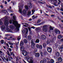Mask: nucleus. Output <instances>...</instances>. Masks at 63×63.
Masks as SVG:
<instances>
[{"label":"nucleus","mask_w":63,"mask_h":63,"mask_svg":"<svg viewBox=\"0 0 63 63\" xmlns=\"http://www.w3.org/2000/svg\"><path fill=\"white\" fill-rule=\"evenodd\" d=\"M36 47L37 48H39L40 49H42V47L41 45H36Z\"/></svg>","instance_id":"nucleus-6"},{"label":"nucleus","mask_w":63,"mask_h":63,"mask_svg":"<svg viewBox=\"0 0 63 63\" xmlns=\"http://www.w3.org/2000/svg\"><path fill=\"white\" fill-rule=\"evenodd\" d=\"M24 45V43L22 41H21L20 42V46H22Z\"/></svg>","instance_id":"nucleus-21"},{"label":"nucleus","mask_w":63,"mask_h":63,"mask_svg":"<svg viewBox=\"0 0 63 63\" xmlns=\"http://www.w3.org/2000/svg\"><path fill=\"white\" fill-rule=\"evenodd\" d=\"M31 28L33 29H34L35 28V27H31Z\"/></svg>","instance_id":"nucleus-61"},{"label":"nucleus","mask_w":63,"mask_h":63,"mask_svg":"<svg viewBox=\"0 0 63 63\" xmlns=\"http://www.w3.org/2000/svg\"><path fill=\"white\" fill-rule=\"evenodd\" d=\"M1 29L2 31H3V30H5V27L4 25L2 26L1 27Z\"/></svg>","instance_id":"nucleus-17"},{"label":"nucleus","mask_w":63,"mask_h":63,"mask_svg":"<svg viewBox=\"0 0 63 63\" xmlns=\"http://www.w3.org/2000/svg\"><path fill=\"white\" fill-rule=\"evenodd\" d=\"M54 63V60L52 59H51L50 60V61H47V63Z\"/></svg>","instance_id":"nucleus-10"},{"label":"nucleus","mask_w":63,"mask_h":63,"mask_svg":"<svg viewBox=\"0 0 63 63\" xmlns=\"http://www.w3.org/2000/svg\"><path fill=\"white\" fill-rule=\"evenodd\" d=\"M32 45H31V46L33 48H34L36 46V44L33 42V40H32L31 42Z\"/></svg>","instance_id":"nucleus-4"},{"label":"nucleus","mask_w":63,"mask_h":63,"mask_svg":"<svg viewBox=\"0 0 63 63\" xmlns=\"http://www.w3.org/2000/svg\"><path fill=\"white\" fill-rule=\"evenodd\" d=\"M11 40H16V38H13L11 39Z\"/></svg>","instance_id":"nucleus-56"},{"label":"nucleus","mask_w":63,"mask_h":63,"mask_svg":"<svg viewBox=\"0 0 63 63\" xmlns=\"http://www.w3.org/2000/svg\"><path fill=\"white\" fill-rule=\"evenodd\" d=\"M24 5L23 4H22L20 6V7L19 8V12L21 13L22 14V9H23V6Z\"/></svg>","instance_id":"nucleus-3"},{"label":"nucleus","mask_w":63,"mask_h":63,"mask_svg":"<svg viewBox=\"0 0 63 63\" xmlns=\"http://www.w3.org/2000/svg\"><path fill=\"white\" fill-rule=\"evenodd\" d=\"M26 29H27L26 32V34H27L28 32V30L27 28H26Z\"/></svg>","instance_id":"nucleus-53"},{"label":"nucleus","mask_w":63,"mask_h":63,"mask_svg":"<svg viewBox=\"0 0 63 63\" xmlns=\"http://www.w3.org/2000/svg\"><path fill=\"white\" fill-rule=\"evenodd\" d=\"M40 56V54L38 53H35V56L37 57H39Z\"/></svg>","instance_id":"nucleus-15"},{"label":"nucleus","mask_w":63,"mask_h":63,"mask_svg":"<svg viewBox=\"0 0 63 63\" xmlns=\"http://www.w3.org/2000/svg\"><path fill=\"white\" fill-rule=\"evenodd\" d=\"M7 30L9 32H11L12 31L11 29H7Z\"/></svg>","instance_id":"nucleus-36"},{"label":"nucleus","mask_w":63,"mask_h":63,"mask_svg":"<svg viewBox=\"0 0 63 63\" xmlns=\"http://www.w3.org/2000/svg\"><path fill=\"white\" fill-rule=\"evenodd\" d=\"M39 41L40 40H39L38 39H37L36 40V42L37 43H39Z\"/></svg>","instance_id":"nucleus-35"},{"label":"nucleus","mask_w":63,"mask_h":63,"mask_svg":"<svg viewBox=\"0 0 63 63\" xmlns=\"http://www.w3.org/2000/svg\"><path fill=\"white\" fill-rule=\"evenodd\" d=\"M21 39L20 38H17V40L18 41V42Z\"/></svg>","instance_id":"nucleus-54"},{"label":"nucleus","mask_w":63,"mask_h":63,"mask_svg":"<svg viewBox=\"0 0 63 63\" xmlns=\"http://www.w3.org/2000/svg\"><path fill=\"white\" fill-rule=\"evenodd\" d=\"M28 5L30 8H32V3H30L28 4Z\"/></svg>","instance_id":"nucleus-20"},{"label":"nucleus","mask_w":63,"mask_h":63,"mask_svg":"<svg viewBox=\"0 0 63 63\" xmlns=\"http://www.w3.org/2000/svg\"><path fill=\"white\" fill-rule=\"evenodd\" d=\"M0 43L1 44H3L4 43V40H1L0 41Z\"/></svg>","instance_id":"nucleus-34"},{"label":"nucleus","mask_w":63,"mask_h":63,"mask_svg":"<svg viewBox=\"0 0 63 63\" xmlns=\"http://www.w3.org/2000/svg\"><path fill=\"white\" fill-rule=\"evenodd\" d=\"M22 54L25 56H26L27 54V51L25 50L23 52L22 51Z\"/></svg>","instance_id":"nucleus-11"},{"label":"nucleus","mask_w":63,"mask_h":63,"mask_svg":"<svg viewBox=\"0 0 63 63\" xmlns=\"http://www.w3.org/2000/svg\"><path fill=\"white\" fill-rule=\"evenodd\" d=\"M14 27L12 25H10V29H13Z\"/></svg>","instance_id":"nucleus-38"},{"label":"nucleus","mask_w":63,"mask_h":63,"mask_svg":"<svg viewBox=\"0 0 63 63\" xmlns=\"http://www.w3.org/2000/svg\"><path fill=\"white\" fill-rule=\"evenodd\" d=\"M9 23L10 24H12V20H10L9 21Z\"/></svg>","instance_id":"nucleus-48"},{"label":"nucleus","mask_w":63,"mask_h":63,"mask_svg":"<svg viewBox=\"0 0 63 63\" xmlns=\"http://www.w3.org/2000/svg\"><path fill=\"white\" fill-rule=\"evenodd\" d=\"M54 40L52 39L51 40H50V42L51 43H53L54 42Z\"/></svg>","instance_id":"nucleus-32"},{"label":"nucleus","mask_w":63,"mask_h":63,"mask_svg":"<svg viewBox=\"0 0 63 63\" xmlns=\"http://www.w3.org/2000/svg\"><path fill=\"white\" fill-rule=\"evenodd\" d=\"M8 49V50L10 51V52H11L12 51V49L11 48H7V49Z\"/></svg>","instance_id":"nucleus-39"},{"label":"nucleus","mask_w":63,"mask_h":63,"mask_svg":"<svg viewBox=\"0 0 63 63\" xmlns=\"http://www.w3.org/2000/svg\"><path fill=\"white\" fill-rule=\"evenodd\" d=\"M49 30L50 31H53L54 30V29L51 26H50L49 27Z\"/></svg>","instance_id":"nucleus-27"},{"label":"nucleus","mask_w":63,"mask_h":63,"mask_svg":"<svg viewBox=\"0 0 63 63\" xmlns=\"http://www.w3.org/2000/svg\"><path fill=\"white\" fill-rule=\"evenodd\" d=\"M40 54L41 56H42V57H43V52L41 51H40Z\"/></svg>","instance_id":"nucleus-29"},{"label":"nucleus","mask_w":63,"mask_h":63,"mask_svg":"<svg viewBox=\"0 0 63 63\" xmlns=\"http://www.w3.org/2000/svg\"><path fill=\"white\" fill-rule=\"evenodd\" d=\"M31 12L30 11H28V13L27 14V16H30L31 15Z\"/></svg>","instance_id":"nucleus-28"},{"label":"nucleus","mask_w":63,"mask_h":63,"mask_svg":"<svg viewBox=\"0 0 63 63\" xmlns=\"http://www.w3.org/2000/svg\"><path fill=\"white\" fill-rule=\"evenodd\" d=\"M32 32H31V31L30 32V35H32Z\"/></svg>","instance_id":"nucleus-60"},{"label":"nucleus","mask_w":63,"mask_h":63,"mask_svg":"<svg viewBox=\"0 0 63 63\" xmlns=\"http://www.w3.org/2000/svg\"><path fill=\"white\" fill-rule=\"evenodd\" d=\"M54 58L55 59H57L58 58V56H54Z\"/></svg>","instance_id":"nucleus-45"},{"label":"nucleus","mask_w":63,"mask_h":63,"mask_svg":"<svg viewBox=\"0 0 63 63\" xmlns=\"http://www.w3.org/2000/svg\"><path fill=\"white\" fill-rule=\"evenodd\" d=\"M55 54L56 56H57L59 57L60 55V53L59 52L56 51V52Z\"/></svg>","instance_id":"nucleus-16"},{"label":"nucleus","mask_w":63,"mask_h":63,"mask_svg":"<svg viewBox=\"0 0 63 63\" xmlns=\"http://www.w3.org/2000/svg\"><path fill=\"white\" fill-rule=\"evenodd\" d=\"M55 30V32L57 34H60V33L61 32L59 30Z\"/></svg>","instance_id":"nucleus-14"},{"label":"nucleus","mask_w":63,"mask_h":63,"mask_svg":"<svg viewBox=\"0 0 63 63\" xmlns=\"http://www.w3.org/2000/svg\"><path fill=\"white\" fill-rule=\"evenodd\" d=\"M43 47L44 48H45L46 47V44L45 43H43Z\"/></svg>","instance_id":"nucleus-31"},{"label":"nucleus","mask_w":63,"mask_h":63,"mask_svg":"<svg viewBox=\"0 0 63 63\" xmlns=\"http://www.w3.org/2000/svg\"><path fill=\"white\" fill-rule=\"evenodd\" d=\"M27 12V11L26 9H24L23 10L22 13L24 15H26Z\"/></svg>","instance_id":"nucleus-13"},{"label":"nucleus","mask_w":63,"mask_h":63,"mask_svg":"<svg viewBox=\"0 0 63 63\" xmlns=\"http://www.w3.org/2000/svg\"><path fill=\"white\" fill-rule=\"evenodd\" d=\"M47 25H44L42 28V30L44 32H47Z\"/></svg>","instance_id":"nucleus-2"},{"label":"nucleus","mask_w":63,"mask_h":63,"mask_svg":"<svg viewBox=\"0 0 63 63\" xmlns=\"http://www.w3.org/2000/svg\"><path fill=\"white\" fill-rule=\"evenodd\" d=\"M13 19L14 20H16V17H15L14 16H13Z\"/></svg>","instance_id":"nucleus-47"},{"label":"nucleus","mask_w":63,"mask_h":63,"mask_svg":"<svg viewBox=\"0 0 63 63\" xmlns=\"http://www.w3.org/2000/svg\"><path fill=\"white\" fill-rule=\"evenodd\" d=\"M41 21V20L40 19H38L37 21V23H40Z\"/></svg>","instance_id":"nucleus-41"},{"label":"nucleus","mask_w":63,"mask_h":63,"mask_svg":"<svg viewBox=\"0 0 63 63\" xmlns=\"http://www.w3.org/2000/svg\"><path fill=\"white\" fill-rule=\"evenodd\" d=\"M55 46H56V47H58V46H59V45L57 44H55Z\"/></svg>","instance_id":"nucleus-44"},{"label":"nucleus","mask_w":63,"mask_h":63,"mask_svg":"<svg viewBox=\"0 0 63 63\" xmlns=\"http://www.w3.org/2000/svg\"><path fill=\"white\" fill-rule=\"evenodd\" d=\"M9 24V22H4V24L6 26H7Z\"/></svg>","instance_id":"nucleus-22"},{"label":"nucleus","mask_w":63,"mask_h":63,"mask_svg":"<svg viewBox=\"0 0 63 63\" xmlns=\"http://www.w3.org/2000/svg\"><path fill=\"white\" fill-rule=\"evenodd\" d=\"M19 42L18 41V42L16 43V46H18V45H19Z\"/></svg>","instance_id":"nucleus-55"},{"label":"nucleus","mask_w":63,"mask_h":63,"mask_svg":"<svg viewBox=\"0 0 63 63\" xmlns=\"http://www.w3.org/2000/svg\"><path fill=\"white\" fill-rule=\"evenodd\" d=\"M40 63H45L43 61L41 60L40 61Z\"/></svg>","instance_id":"nucleus-49"},{"label":"nucleus","mask_w":63,"mask_h":63,"mask_svg":"<svg viewBox=\"0 0 63 63\" xmlns=\"http://www.w3.org/2000/svg\"><path fill=\"white\" fill-rule=\"evenodd\" d=\"M58 5H60V3H61L62 2H61L60 0H58Z\"/></svg>","instance_id":"nucleus-37"},{"label":"nucleus","mask_w":63,"mask_h":63,"mask_svg":"<svg viewBox=\"0 0 63 63\" xmlns=\"http://www.w3.org/2000/svg\"><path fill=\"white\" fill-rule=\"evenodd\" d=\"M57 38L58 39H61L62 38V36L61 35H58L57 36Z\"/></svg>","instance_id":"nucleus-19"},{"label":"nucleus","mask_w":63,"mask_h":63,"mask_svg":"<svg viewBox=\"0 0 63 63\" xmlns=\"http://www.w3.org/2000/svg\"><path fill=\"white\" fill-rule=\"evenodd\" d=\"M43 61H44V62H45V63H46L47 62V60L46 59H45Z\"/></svg>","instance_id":"nucleus-63"},{"label":"nucleus","mask_w":63,"mask_h":63,"mask_svg":"<svg viewBox=\"0 0 63 63\" xmlns=\"http://www.w3.org/2000/svg\"><path fill=\"white\" fill-rule=\"evenodd\" d=\"M10 53L11 55H12V54H14L13 52H10Z\"/></svg>","instance_id":"nucleus-59"},{"label":"nucleus","mask_w":63,"mask_h":63,"mask_svg":"<svg viewBox=\"0 0 63 63\" xmlns=\"http://www.w3.org/2000/svg\"><path fill=\"white\" fill-rule=\"evenodd\" d=\"M13 23L16 27V30L17 31H19V28L20 27V25L18 24V22L17 21H15L13 22Z\"/></svg>","instance_id":"nucleus-1"},{"label":"nucleus","mask_w":63,"mask_h":63,"mask_svg":"<svg viewBox=\"0 0 63 63\" xmlns=\"http://www.w3.org/2000/svg\"><path fill=\"white\" fill-rule=\"evenodd\" d=\"M57 18L59 20H61V18H60L59 17V16H57Z\"/></svg>","instance_id":"nucleus-50"},{"label":"nucleus","mask_w":63,"mask_h":63,"mask_svg":"<svg viewBox=\"0 0 63 63\" xmlns=\"http://www.w3.org/2000/svg\"><path fill=\"white\" fill-rule=\"evenodd\" d=\"M43 24V22H41V23L39 24V25H42Z\"/></svg>","instance_id":"nucleus-42"},{"label":"nucleus","mask_w":63,"mask_h":63,"mask_svg":"<svg viewBox=\"0 0 63 63\" xmlns=\"http://www.w3.org/2000/svg\"><path fill=\"white\" fill-rule=\"evenodd\" d=\"M25 49V48L24 47H23V46H21L20 47V51H22V52L25 51V50H24Z\"/></svg>","instance_id":"nucleus-9"},{"label":"nucleus","mask_w":63,"mask_h":63,"mask_svg":"<svg viewBox=\"0 0 63 63\" xmlns=\"http://www.w3.org/2000/svg\"><path fill=\"white\" fill-rule=\"evenodd\" d=\"M8 43L10 45H11L12 46L13 45V43H10V42H9Z\"/></svg>","instance_id":"nucleus-40"},{"label":"nucleus","mask_w":63,"mask_h":63,"mask_svg":"<svg viewBox=\"0 0 63 63\" xmlns=\"http://www.w3.org/2000/svg\"><path fill=\"white\" fill-rule=\"evenodd\" d=\"M41 37L42 39L44 40L46 39V36L44 35H42L41 36Z\"/></svg>","instance_id":"nucleus-8"},{"label":"nucleus","mask_w":63,"mask_h":63,"mask_svg":"<svg viewBox=\"0 0 63 63\" xmlns=\"http://www.w3.org/2000/svg\"><path fill=\"white\" fill-rule=\"evenodd\" d=\"M28 38L29 40H31V36L29 35L28 36Z\"/></svg>","instance_id":"nucleus-26"},{"label":"nucleus","mask_w":63,"mask_h":63,"mask_svg":"<svg viewBox=\"0 0 63 63\" xmlns=\"http://www.w3.org/2000/svg\"><path fill=\"white\" fill-rule=\"evenodd\" d=\"M44 55L45 56H46L48 54V52H47L45 51L44 52Z\"/></svg>","instance_id":"nucleus-33"},{"label":"nucleus","mask_w":63,"mask_h":63,"mask_svg":"<svg viewBox=\"0 0 63 63\" xmlns=\"http://www.w3.org/2000/svg\"><path fill=\"white\" fill-rule=\"evenodd\" d=\"M19 60L18 58L17 57L16 58V62H18V61Z\"/></svg>","instance_id":"nucleus-51"},{"label":"nucleus","mask_w":63,"mask_h":63,"mask_svg":"<svg viewBox=\"0 0 63 63\" xmlns=\"http://www.w3.org/2000/svg\"><path fill=\"white\" fill-rule=\"evenodd\" d=\"M50 1H51V2H52V1L53 2L55 1V2L54 3V6H57L56 4V3H57V2H58V1H57V0H51Z\"/></svg>","instance_id":"nucleus-7"},{"label":"nucleus","mask_w":63,"mask_h":63,"mask_svg":"<svg viewBox=\"0 0 63 63\" xmlns=\"http://www.w3.org/2000/svg\"><path fill=\"white\" fill-rule=\"evenodd\" d=\"M47 49L48 52L49 53L51 52L52 50V48L49 47H47Z\"/></svg>","instance_id":"nucleus-5"},{"label":"nucleus","mask_w":63,"mask_h":63,"mask_svg":"<svg viewBox=\"0 0 63 63\" xmlns=\"http://www.w3.org/2000/svg\"><path fill=\"white\" fill-rule=\"evenodd\" d=\"M36 30L37 31H38L39 30V28H37L36 29Z\"/></svg>","instance_id":"nucleus-57"},{"label":"nucleus","mask_w":63,"mask_h":63,"mask_svg":"<svg viewBox=\"0 0 63 63\" xmlns=\"http://www.w3.org/2000/svg\"><path fill=\"white\" fill-rule=\"evenodd\" d=\"M47 45H48L49 44H50V42L48 40L47 41Z\"/></svg>","instance_id":"nucleus-43"},{"label":"nucleus","mask_w":63,"mask_h":63,"mask_svg":"<svg viewBox=\"0 0 63 63\" xmlns=\"http://www.w3.org/2000/svg\"><path fill=\"white\" fill-rule=\"evenodd\" d=\"M59 40L60 41H62V42H63V38L60 40Z\"/></svg>","instance_id":"nucleus-58"},{"label":"nucleus","mask_w":63,"mask_h":63,"mask_svg":"<svg viewBox=\"0 0 63 63\" xmlns=\"http://www.w3.org/2000/svg\"><path fill=\"white\" fill-rule=\"evenodd\" d=\"M7 52H6V54H7L8 56H11V55L10 54V53L8 50H7Z\"/></svg>","instance_id":"nucleus-23"},{"label":"nucleus","mask_w":63,"mask_h":63,"mask_svg":"<svg viewBox=\"0 0 63 63\" xmlns=\"http://www.w3.org/2000/svg\"><path fill=\"white\" fill-rule=\"evenodd\" d=\"M58 61L59 62H61L63 61V59L62 58L60 57L58 58Z\"/></svg>","instance_id":"nucleus-12"},{"label":"nucleus","mask_w":63,"mask_h":63,"mask_svg":"<svg viewBox=\"0 0 63 63\" xmlns=\"http://www.w3.org/2000/svg\"><path fill=\"white\" fill-rule=\"evenodd\" d=\"M23 42L25 44H26L28 42V41L26 39H24L23 40Z\"/></svg>","instance_id":"nucleus-25"},{"label":"nucleus","mask_w":63,"mask_h":63,"mask_svg":"<svg viewBox=\"0 0 63 63\" xmlns=\"http://www.w3.org/2000/svg\"><path fill=\"white\" fill-rule=\"evenodd\" d=\"M25 9L26 10H28L29 9V8L27 5H25Z\"/></svg>","instance_id":"nucleus-24"},{"label":"nucleus","mask_w":63,"mask_h":63,"mask_svg":"<svg viewBox=\"0 0 63 63\" xmlns=\"http://www.w3.org/2000/svg\"><path fill=\"white\" fill-rule=\"evenodd\" d=\"M38 3L39 4H45L46 3V2H41V1L40 0L38 1Z\"/></svg>","instance_id":"nucleus-18"},{"label":"nucleus","mask_w":63,"mask_h":63,"mask_svg":"<svg viewBox=\"0 0 63 63\" xmlns=\"http://www.w3.org/2000/svg\"><path fill=\"white\" fill-rule=\"evenodd\" d=\"M8 21V19L7 18H6L4 20V22H7Z\"/></svg>","instance_id":"nucleus-30"},{"label":"nucleus","mask_w":63,"mask_h":63,"mask_svg":"<svg viewBox=\"0 0 63 63\" xmlns=\"http://www.w3.org/2000/svg\"><path fill=\"white\" fill-rule=\"evenodd\" d=\"M2 24H3V23L1 21H0V25H2Z\"/></svg>","instance_id":"nucleus-52"},{"label":"nucleus","mask_w":63,"mask_h":63,"mask_svg":"<svg viewBox=\"0 0 63 63\" xmlns=\"http://www.w3.org/2000/svg\"><path fill=\"white\" fill-rule=\"evenodd\" d=\"M5 10H2V12L4 14H6V12H3L4 11H5Z\"/></svg>","instance_id":"nucleus-46"},{"label":"nucleus","mask_w":63,"mask_h":63,"mask_svg":"<svg viewBox=\"0 0 63 63\" xmlns=\"http://www.w3.org/2000/svg\"><path fill=\"white\" fill-rule=\"evenodd\" d=\"M29 30V31L30 32L31 31V29L30 28H28Z\"/></svg>","instance_id":"nucleus-62"},{"label":"nucleus","mask_w":63,"mask_h":63,"mask_svg":"<svg viewBox=\"0 0 63 63\" xmlns=\"http://www.w3.org/2000/svg\"><path fill=\"white\" fill-rule=\"evenodd\" d=\"M33 61H32L29 62V63H33Z\"/></svg>","instance_id":"nucleus-64"}]
</instances>
